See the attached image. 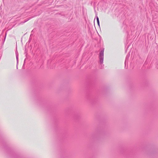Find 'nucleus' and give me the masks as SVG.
I'll list each match as a JSON object with an SVG mask.
<instances>
[{"label": "nucleus", "instance_id": "nucleus-1", "mask_svg": "<svg viewBox=\"0 0 158 158\" xmlns=\"http://www.w3.org/2000/svg\"><path fill=\"white\" fill-rule=\"evenodd\" d=\"M104 48L101 49L99 55V63L102 64L103 62Z\"/></svg>", "mask_w": 158, "mask_h": 158}, {"label": "nucleus", "instance_id": "nucleus-2", "mask_svg": "<svg viewBox=\"0 0 158 158\" xmlns=\"http://www.w3.org/2000/svg\"><path fill=\"white\" fill-rule=\"evenodd\" d=\"M128 57H129V56L128 55H127L126 56L125 60V65H126V62H128Z\"/></svg>", "mask_w": 158, "mask_h": 158}, {"label": "nucleus", "instance_id": "nucleus-3", "mask_svg": "<svg viewBox=\"0 0 158 158\" xmlns=\"http://www.w3.org/2000/svg\"><path fill=\"white\" fill-rule=\"evenodd\" d=\"M96 19H97L98 24V26H100L99 21V18L97 16H96Z\"/></svg>", "mask_w": 158, "mask_h": 158}, {"label": "nucleus", "instance_id": "nucleus-4", "mask_svg": "<svg viewBox=\"0 0 158 158\" xmlns=\"http://www.w3.org/2000/svg\"><path fill=\"white\" fill-rule=\"evenodd\" d=\"M16 58L17 61V63H18V53H16Z\"/></svg>", "mask_w": 158, "mask_h": 158}, {"label": "nucleus", "instance_id": "nucleus-5", "mask_svg": "<svg viewBox=\"0 0 158 158\" xmlns=\"http://www.w3.org/2000/svg\"><path fill=\"white\" fill-rule=\"evenodd\" d=\"M27 21H27H25V22H26Z\"/></svg>", "mask_w": 158, "mask_h": 158}]
</instances>
